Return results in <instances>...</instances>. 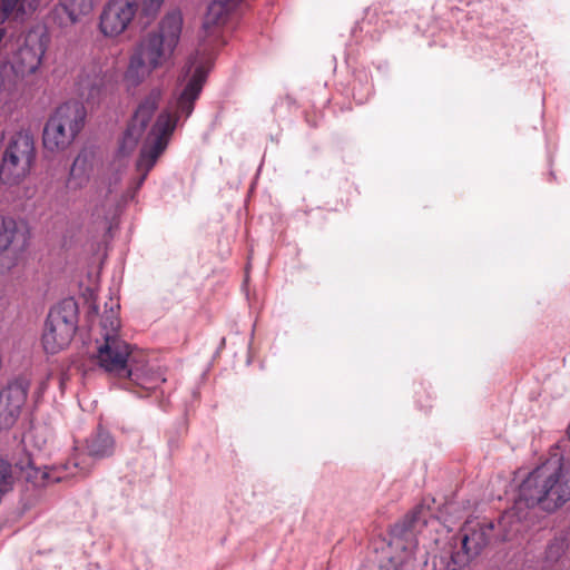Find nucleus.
<instances>
[{
  "instance_id": "nucleus-1",
  "label": "nucleus",
  "mask_w": 570,
  "mask_h": 570,
  "mask_svg": "<svg viewBox=\"0 0 570 570\" xmlns=\"http://www.w3.org/2000/svg\"><path fill=\"white\" fill-rule=\"evenodd\" d=\"M570 501V454L563 456L559 448L534 468L519 487L518 499L500 518L502 540L511 539L521 530L523 507L540 505L544 511H554Z\"/></svg>"
},
{
  "instance_id": "nucleus-2",
  "label": "nucleus",
  "mask_w": 570,
  "mask_h": 570,
  "mask_svg": "<svg viewBox=\"0 0 570 570\" xmlns=\"http://www.w3.org/2000/svg\"><path fill=\"white\" fill-rule=\"evenodd\" d=\"M205 81V69L203 67H196L176 100L170 102L168 107L158 115L155 124L147 134L136 163V169L139 173L136 189L141 187L149 171L166 150L179 118H188L191 115L195 101L198 99Z\"/></svg>"
},
{
  "instance_id": "nucleus-3",
  "label": "nucleus",
  "mask_w": 570,
  "mask_h": 570,
  "mask_svg": "<svg viewBox=\"0 0 570 570\" xmlns=\"http://www.w3.org/2000/svg\"><path fill=\"white\" fill-rule=\"evenodd\" d=\"M181 30L183 16L180 11L174 10L160 20L157 29L141 36L129 57L126 81L138 86L154 71L171 67Z\"/></svg>"
},
{
  "instance_id": "nucleus-4",
  "label": "nucleus",
  "mask_w": 570,
  "mask_h": 570,
  "mask_svg": "<svg viewBox=\"0 0 570 570\" xmlns=\"http://www.w3.org/2000/svg\"><path fill=\"white\" fill-rule=\"evenodd\" d=\"M87 111L79 101H68L56 108L43 129V147L56 153L67 149L85 126Z\"/></svg>"
},
{
  "instance_id": "nucleus-5",
  "label": "nucleus",
  "mask_w": 570,
  "mask_h": 570,
  "mask_svg": "<svg viewBox=\"0 0 570 570\" xmlns=\"http://www.w3.org/2000/svg\"><path fill=\"white\" fill-rule=\"evenodd\" d=\"M104 343L98 347L97 362L101 368L117 377L138 380L137 368L131 365L130 346L117 334L120 322L115 315L102 318Z\"/></svg>"
},
{
  "instance_id": "nucleus-6",
  "label": "nucleus",
  "mask_w": 570,
  "mask_h": 570,
  "mask_svg": "<svg viewBox=\"0 0 570 570\" xmlns=\"http://www.w3.org/2000/svg\"><path fill=\"white\" fill-rule=\"evenodd\" d=\"M35 159L33 137L28 131L13 134L2 153L0 181L9 186L21 184L30 175Z\"/></svg>"
},
{
  "instance_id": "nucleus-7",
  "label": "nucleus",
  "mask_w": 570,
  "mask_h": 570,
  "mask_svg": "<svg viewBox=\"0 0 570 570\" xmlns=\"http://www.w3.org/2000/svg\"><path fill=\"white\" fill-rule=\"evenodd\" d=\"M78 323V308L72 299H66L48 314L41 337L42 346L49 354H56L71 342Z\"/></svg>"
},
{
  "instance_id": "nucleus-8",
  "label": "nucleus",
  "mask_w": 570,
  "mask_h": 570,
  "mask_svg": "<svg viewBox=\"0 0 570 570\" xmlns=\"http://www.w3.org/2000/svg\"><path fill=\"white\" fill-rule=\"evenodd\" d=\"M163 97L160 88H153L139 102L121 139L119 151L124 156L130 155L146 132Z\"/></svg>"
},
{
  "instance_id": "nucleus-9",
  "label": "nucleus",
  "mask_w": 570,
  "mask_h": 570,
  "mask_svg": "<svg viewBox=\"0 0 570 570\" xmlns=\"http://www.w3.org/2000/svg\"><path fill=\"white\" fill-rule=\"evenodd\" d=\"M138 11L136 0H109L99 17V30L107 38L122 35Z\"/></svg>"
},
{
  "instance_id": "nucleus-10",
  "label": "nucleus",
  "mask_w": 570,
  "mask_h": 570,
  "mask_svg": "<svg viewBox=\"0 0 570 570\" xmlns=\"http://www.w3.org/2000/svg\"><path fill=\"white\" fill-rule=\"evenodd\" d=\"M29 240L30 230L27 225L11 217L0 216V254L6 250L20 254L28 248Z\"/></svg>"
},
{
  "instance_id": "nucleus-11",
  "label": "nucleus",
  "mask_w": 570,
  "mask_h": 570,
  "mask_svg": "<svg viewBox=\"0 0 570 570\" xmlns=\"http://www.w3.org/2000/svg\"><path fill=\"white\" fill-rule=\"evenodd\" d=\"M47 48L48 41L45 36H29L17 55L16 66L18 71L22 75L36 73L42 65Z\"/></svg>"
},
{
  "instance_id": "nucleus-12",
  "label": "nucleus",
  "mask_w": 570,
  "mask_h": 570,
  "mask_svg": "<svg viewBox=\"0 0 570 570\" xmlns=\"http://www.w3.org/2000/svg\"><path fill=\"white\" fill-rule=\"evenodd\" d=\"M492 523L480 524L466 523L463 528L462 548L468 556L478 554L490 540Z\"/></svg>"
},
{
  "instance_id": "nucleus-13",
  "label": "nucleus",
  "mask_w": 570,
  "mask_h": 570,
  "mask_svg": "<svg viewBox=\"0 0 570 570\" xmlns=\"http://www.w3.org/2000/svg\"><path fill=\"white\" fill-rule=\"evenodd\" d=\"M242 0H214L209 3L203 21V30L206 36L216 31L226 22L229 11Z\"/></svg>"
},
{
  "instance_id": "nucleus-14",
  "label": "nucleus",
  "mask_w": 570,
  "mask_h": 570,
  "mask_svg": "<svg viewBox=\"0 0 570 570\" xmlns=\"http://www.w3.org/2000/svg\"><path fill=\"white\" fill-rule=\"evenodd\" d=\"M23 403V394H0V429L12 426Z\"/></svg>"
},
{
  "instance_id": "nucleus-15",
  "label": "nucleus",
  "mask_w": 570,
  "mask_h": 570,
  "mask_svg": "<svg viewBox=\"0 0 570 570\" xmlns=\"http://www.w3.org/2000/svg\"><path fill=\"white\" fill-rule=\"evenodd\" d=\"M114 451V440L109 433L99 431L87 442L88 455L94 459H102Z\"/></svg>"
},
{
  "instance_id": "nucleus-16",
  "label": "nucleus",
  "mask_w": 570,
  "mask_h": 570,
  "mask_svg": "<svg viewBox=\"0 0 570 570\" xmlns=\"http://www.w3.org/2000/svg\"><path fill=\"white\" fill-rule=\"evenodd\" d=\"M96 0H59L56 10H63L70 23H76L80 16L90 13Z\"/></svg>"
},
{
  "instance_id": "nucleus-17",
  "label": "nucleus",
  "mask_w": 570,
  "mask_h": 570,
  "mask_svg": "<svg viewBox=\"0 0 570 570\" xmlns=\"http://www.w3.org/2000/svg\"><path fill=\"white\" fill-rule=\"evenodd\" d=\"M111 189L109 188L107 191V195L105 199L97 204L91 213V216L94 217L95 222H104V224L108 223V218L110 214L112 213L115 199L110 197Z\"/></svg>"
},
{
  "instance_id": "nucleus-18",
  "label": "nucleus",
  "mask_w": 570,
  "mask_h": 570,
  "mask_svg": "<svg viewBox=\"0 0 570 570\" xmlns=\"http://www.w3.org/2000/svg\"><path fill=\"white\" fill-rule=\"evenodd\" d=\"M30 374L21 373L8 383V392H28L30 389Z\"/></svg>"
},
{
  "instance_id": "nucleus-19",
  "label": "nucleus",
  "mask_w": 570,
  "mask_h": 570,
  "mask_svg": "<svg viewBox=\"0 0 570 570\" xmlns=\"http://www.w3.org/2000/svg\"><path fill=\"white\" fill-rule=\"evenodd\" d=\"M566 541L562 538H554L547 547V558L557 561L566 551Z\"/></svg>"
},
{
  "instance_id": "nucleus-20",
  "label": "nucleus",
  "mask_w": 570,
  "mask_h": 570,
  "mask_svg": "<svg viewBox=\"0 0 570 570\" xmlns=\"http://www.w3.org/2000/svg\"><path fill=\"white\" fill-rule=\"evenodd\" d=\"M18 3L19 0H1L2 21L9 18V16L17 8Z\"/></svg>"
},
{
  "instance_id": "nucleus-21",
  "label": "nucleus",
  "mask_w": 570,
  "mask_h": 570,
  "mask_svg": "<svg viewBox=\"0 0 570 570\" xmlns=\"http://www.w3.org/2000/svg\"><path fill=\"white\" fill-rule=\"evenodd\" d=\"M164 0H144V11L146 14L156 13Z\"/></svg>"
},
{
  "instance_id": "nucleus-22",
  "label": "nucleus",
  "mask_w": 570,
  "mask_h": 570,
  "mask_svg": "<svg viewBox=\"0 0 570 570\" xmlns=\"http://www.w3.org/2000/svg\"><path fill=\"white\" fill-rule=\"evenodd\" d=\"M41 478L45 483L59 482L62 480V476L56 475L53 470L41 472Z\"/></svg>"
},
{
  "instance_id": "nucleus-23",
  "label": "nucleus",
  "mask_w": 570,
  "mask_h": 570,
  "mask_svg": "<svg viewBox=\"0 0 570 570\" xmlns=\"http://www.w3.org/2000/svg\"><path fill=\"white\" fill-rule=\"evenodd\" d=\"M85 163H86V159H85V158H82V157L79 155V156L75 159V161H73V165H72L71 170H70V175H71V176H73V175H75V173H76V170H77V168H78V166H79L80 164H85Z\"/></svg>"
},
{
  "instance_id": "nucleus-24",
  "label": "nucleus",
  "mask_w": 570,
  "mask_h": 570,
  "mask_svg": "<svg viewBox=\"0 0 570 570\" xmlns=\"http://www.w3.org/2000/svg\"><path fill=\"white\" fill-rule=\"evenodd\" d=\"M22 6H26L28 9H36L40 2V0H21Z\"/></svg>"
},
{
  "instance_id": "nucleus-25",
  "label": "nucleus",
  "mask_w": 570,
  "mask_h": 570,
  "mask_svg": "<svg viewBox=\"0 0 570 570\" xmlns=\"http://www.w3.org/2000/svg\"><path fill=\"white\" fill-rule=\"evenodd\" d=\"M138 385H140L142 389L149 391V390H155V389H158L159 386L158 385H145L142 383H137Z\"/></svg>"
},
{
  "instance_id": "nucleus-26",
  "label": "nucleus",
  "mask_w": 570,
  "mask_h": 570,
  "mask_svg": "<svg viewBox=\"0 0 570 570\" xmlns=\"http://www.w3.org/2000/svg\"><path fill=\"white\" fill-rule=\"evenodd\" d=\"M41 433H42L41 429H35L33 431L30 432V438L36 439L38 436V434H41Z\"/></svg>"
},
{
  "instance_id": "nucleus-27",
  "label": "nucleus",
  "mask_w": 570,
  "mask_h": 570,
  "mask_svg": "<svg viewBox=\"0 0 570 570\" xmlns=\"http://www.w3.org/2000/svg\"><path fill=\"white\" fill-rule=\"evenodd\" d=\"M422 510H423V508H421V507L415 509V511L413 512V519L414 520H419L420 519L419 514L422 512Z\"/></svg>"
},
{
  "instance_id": "nucleus-28",
  "label": "nucleus",
  "mask_w": 570,
  "mask_h": 570,
  "mask_svg": "<svg viewBox=\"0 0 570 570\" xmlns=\"http://www.w3.org/2000/svg\"><path fill=\"white\" fill-rule=\"evenodd\" d=\"M46 442H47V440H46V439H42L41 441L35 440V444H36L38 448H41Z\"/></svg>"
},
{
  "instance_id": "nucleus-29",
  "label": "nucleus",
  "mask_w": 570,
  "mask_h": 570,
  "mask_svg": "<svg viewBox=\"0 0 570 570\" xmlns=\"http://www.w3.org/2000/svg\"><path fill=\"white\" fill-rule=\"evenodd\" d=\"M244 271H245V283H246L248 279V271H249L247 265H245Z\"/></svg>"
},
{
  "instance_id": "nucleus-30",
  "label": "nucleus",
  "mask_w": 570,
  "mask_h": 570,
  "mask_svg": "<svg viewBox=\"0 0 570 570\" xmlns=\"http://www.w3.org/2000/svg\"><path fill=\"white\" fill-rule=\"evenodd\" d=\"M568 436L570 439V423H569V428H568Z\"/></svg>"
}]
</instances>
